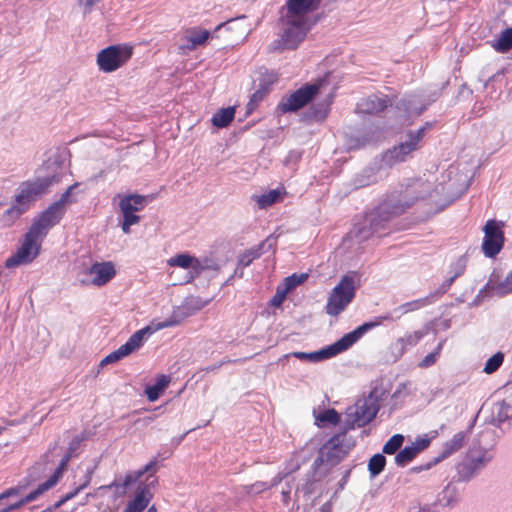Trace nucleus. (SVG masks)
Returning a JSON list of instances; mask_svg holds the SVG:
<instances>
[{
    "mask_svg": "<svg viewBox=\"0 0 512 512\" xmlns=\"http://www.w3.org/2000/svg\"><path fill=\"white\" fill-rule=\"evenodd\" d=\"M277 74L273 71H268L267 69L261 70L259 73V78L257 79L258 86L260 88H265L268 92L270 87L277 81Z\"/></svg>",
    "mask_w": 512,
    "mask_h": 512,
    "instance_id": "obj_49",
    "label": "nucleus"
},
{
    "mask_svg": "<svg viewBox=\"0 0 512 512\" xmlns=\"http://www.w3.org/2000/svg\"><path fill=\"white\" fill-rule=\"evenodd\" d=\"M268 482L258 481L252 485L246 486V492L248 494H259L265 490H268Z\"/></svg>",
    "mask_w": 512,
    "mask_h": 512,
    "instance_id": "obj_58",
    "label": "nucleus"
},
{
    "mask_svg": "<svg viewBox=\"0 0 512 512\" xmlns=\"http://www.w3.org/2000/svg\"><path fill=\"white\" fill-rule=\"evenodd\" d=\"M433 303H434L433 296H430L428 294L427 296H425L423 298H419V299L401 304L398 307H396L392 312L386 313L383 316L389 315L391 317L389 319H386V321L397 320L409 312H414V311L420 310L421 308L429 306ZM383 322H385V320Z\"/></svg>",
    "mask_w": 512,
    "mask_h": 512,
    "instance_id": "obj_22",
    "label": "nucleus"
},
{
    "mask_svg": "<svg viewBox=\"0 0 512 512\" xmlns=\"http://www.w3.org/2000/svg\"><path fill=\"white\" fill-rule=\"evenodd\" d=\"M386 391L383 387H374L367 396L358 399L346 409L342 422L344 431L362 428L369 424L380 409V402Z\"/></svg>",
    "mask_w": 512,
    "mask_h": 512,
    "instance_id": "obj_4",
    "label": "nucleus"
},
{
    "mask_svg": "<svg viewBox=\"0 0 512 512\" xmlns=\"http://www.w3.org/2000/svg\"><path fill=\"white\" fill-rule=\"evenodd\" d=\"M418 198L410 188L391 192L375 209L354 224L347 234L348 238L360 244L374 235H385L389 221L404 213Z\"/></svg>",
    "mask_w": 512,
    "mask_h": 512,
    "instance_id": "obj_1",
    "label": "nucleus"
},
{
    "mask_svg": "<svg viewBox=\"0 0 512 512\" xmlns=\"http://www.w3.org/2000/svg\"><path fill=\"white\" fill-rule=\"evenodd\" d=\"M147 204V198L138 194H130L120 200L119 207L122 214H136Z\"/></svg>",
    "mask_w": 512,
    "mask_h": 512,
    "instance_id": "obj_28",
    "label": "nucleus"
},
{
    "mask_svg": "<svg viewBox=\"0 0 512 512\" xmlns=\"http://www.w3.org/2000/svg\"><path fill=\"white\" fill-rule=\"evenodd\" d=\"M318 91V85L305 84L289 96L283 97L278 104V110L282 113L296 112L311 102Z\"/></svg>",
    "mask_w": 512,
    "mask_h": 512,
    "instance_id": "obj_13",
    "label": "nucleus"
},
{
    "mask_svg": "<svg viewBox=\"0 0 512 512\" xmlns=\"http://www.w3.org/2000/svg\"><path fill=\"white\" fill-rule=\"evenodd\" d=\"M378 181L376 168L366 167L353 178V186L356 189L369 186Z\"/></svg>",
    "mask_w": 512,
    "mask_h": 512,
    "instance_id": "obj_33",
    "label": "nucleus"
},
{
    "mask_svg": "<svg viewBox=\"0 0 512 512\" xmlns=\"http://www.w3.org/2000/svg\"><path fill=\"white\" fill-rule=\"evenodd\" d=\"M415 450L411 445L405 446L396 454L395 463L400 467L406 466L417 456Z\"/></svg>",
    "mask_w": 512,
    "mask_h": 512,
    "instance_id": "obj_44",
    "label": "nucleus"
},
{
    "mask_svg": "<svg viewBox=\"0 0 512 512\" xmlns=\"http://www.w3.org/2000/svg\"><path fill=\"white\" fill-rule=\"evenodd\" d=\"M504 243L503 232L495 220H488L484 226L482 249L485 256L495 257L502 249Z\"/></svg>",
    "mask_w": 512,
    "mask_h": 512,
    "instance_id": "obj_17",
    "label": "nucleus"
},
{
    "mask_svg": "<svg viewBox=\"0 0 512 512\" xmlns=\"http://www.w3.org/2000/svg\"><path fill=\"white\" fill-rule=\"evenodd\" d=\"M86 440V435L84 433H80L72 438V440L69 443L68 452L70 455L77 456L79 449L82 445V443Z\"/></svg>",
    "mask_w": 512,
    "mask_h": 512,
    "instance_id": "obj_54",
    "label": "nucleus"
},
{
    "mask_svg": "<svg viewBox=\"0 0 512 512\" xmlns=\"http://www.w3.org/2000/svg\"><path fill=\"white\" fill-rule=\"evenodd\" d=\"M59 173L53 172L46 176H38L32 181L22 182L16 191L14 203L3 215V222L11 225L25 213L39 197L47 193L50 186L60 182Z\"/></svg>",
    "mask_w": 512,
    "mask_h": 512,
    "instance_id": "obj_3",
    "label": "nucleus"
},
{
    "mask_svg": "<svg viewBox=\"0 0 512 512\" xmlns=\"http://www.w3.org/2000/svg\"><path fill=\"white\" fill-rule=\"evenodd\" d=\"M151 499V493L147 485L139 488L134 498L128 502L123 512H143Z\"/></svg>",
    "mask_w": 512,
    "mask_h": 512,
    "instance_id": "obj_30",
    "label": "nucleus"
},
{
    "mask_svg": "<svg viewBox=\"0 0 512 512\" xmlns=\"http://www.w3.org/2000/svg\"><path fill=\"white\" fill-rule=\"evenodd\" d=\"M391 100L384 94H373L368 97L362 98L356 106V112L361 115H376L384 111L389 105Z\"/></svg>",
    "mask_w": 512,
    "mask_h": 512,
    "instance_id": "obj_20",
    "label": "nucleus"
},
{
    "mask_svg": "<svg viewBox=\"0 0 512 512\" xmlns=\"http://www.w3.org/2000/svg\"><path fill=\"white\" fill-rule=\"evenodd\" d=\"M288 292L284 288H277L275 295L272 297L270 303L274 307H279L285 300Z\"/></svg>",
    "mask_w": 512,
    "mask_h": 512,
    "instance_id": "obj_59",
    "label": "nucleus"
},
{
    "mask_svg": "<svg viewBox=\"0 0 512 512\" xmlns=\"http://www.w3.org/2000/svg\"><path fill=\"white\" fill-rule=\"evenodd\" d=\"M391 318L388 316H377L373 320L364 322L354 330L343 335L339 340L331 345H328L320 350L313 352H291L283 355L279 361H284L289 357H295L299 360L308 361L311 363H318L326 359H330L353 346L359 339H361L368 331L375 327L380 326L384 320Z\"/></svg>",
    "mask_w": 512,
    "mask_h": 512,
    "instance_id": "obj_2",
    "label": "nucleus"
},
{
    "mask_svg": "<svg viewBox=\"0 0 512 512\" xmlns=\"http://www.w3.org/2000/svg\"><path fill=\"white\" fill-rule=\"evenodd\" d=\"M282 21L285 24L281 37L283 46L287 49H296L307 34V19L288 18L284 15Z\"/></svg>",
    "mask_w": 512,
    "mask_h": 512,
    "instance_id": "obj_15",
    "label": "nucleus"
},
{
    "mask_svg": "<svg viewBox=\"0 0 512 512\" xmlns=\"http://www.w3.org/2000/svg\"><path fill=\"white\" fill-rule=\"evenodd\" d=\"M269 241L270 239L268 238L258 246L252 247L240 254L238 257V266H241V268L248 267L255 259H258L264 253V248Z\"/></svg>",
    "mask_w": 512,
    "mask_h": 512,
    "instance_id": "obj_32",
    "label": "nucleus"
},
{
    "mask_svg": "<svg viewBox=\"0 0 512 512\" xmlns=\"http://www.w3.org/2000/svg\"><path fill=\"white\" fill-rule=\"evenodd\" d=\"M438 359V352H431L427 354L419 363V367L428 368L436 363Z\"/></svg>",
    "mask_w": 512,
    "mask_h": 512,
    "instance_id": "obj_61",
    "label": "nucleus"
},
{
    "mask_svg": "<svg viewBox=\"0 0 512 512\" xmlns=\"http://www.w3.org/2000/svg\"><path fill=\"white\" fill-rule=\"evenodd\" d=\"M355 295L356 286L354 278L344 275L329 294L325 306L326 313L333 317L338 316L353 301Z\"/></svg>",
    "mask_w": 512,
    "mask_h": 512,
    "instance_id": "obj_6",
    "label": "nucleus"
},
{
    "mask_svg": "<svg viewBox=\"0 0 512 512\" xmlns=\"http://www.w3.org/2000/svg\"><path fill=\"white\" fill-rule=\"evenodd\" d=\"M152 334V330L150 327H144L135 333H133L129 339L121 345L118 349L108 354L105 358H103L100 362V366H105L111 363H115L120 361L121 359L127 357L135 350L140 348L145 340V338Z\"/></svg>",
    "mask_w": 512,
    "mask_h": 512,
    "instance_id": "obj_14",
    "label": "nucleus"
},
{
    "mask_svg": "<svg viewBox=\"0 0 512 512\" xmlns=\"http://www.w3.org/2000/svg\"><path fill=\"white\" fill-rule=\"evenodd\" d=\"M421 145L417 136H413L407 132L404 140L400 141L398 145L388 149L383 154L382 160L387 166L406 162L413 157L415 151L421 148Z\"/></svg>",
    "mask_w": 512,
    "mask_h": 512,
    "instance_id": "obj_12",
    "label": "nucleus"
},
{
    "mask_svg": "<svg viewBox=\"0 0 512 512\" xmlns=\"http://www.w3.org/2000/svg\"><path fill=\"white\" fill-rule=\"evenodd\" d=\"M424 336L425 332L418 330L397 339L391 346L392 353L396 358L401 357L408 348L417 345Z\"/></svg>",
    "mask_w": 512,
    "mask_h": 512,
    "instance_id": "obj_26",
    "label": "nucleus"
},
{
    "mask_svg": "<svg viewBox=\"0 0 512 512\" xmlns=\"http://www.w3.org/2000/svg\"><path fill=\"white\" fill-rule=\"evenodd\" d=\"M286 478L287 473H284L283 471L278 472L277 475L268 483L269 489L279 485Z\"/></svg>",
    "mask_w": 512,
    "mask_h": 512,
    "instance_id": "obj_64",
    "label": "nucleus"
},
{
    "mask_svg": "<svg viewBox=\"0 0 512 512\" xmlns=\"http://www.w3.org/2000/svg\"><path fill=\"white\" fill-rule=\"evenodd\" d=\"M504 353L501 351L496 352L491 356L485 363L483 372L486 374H492L496 372L504 362Z\"/></svg>",
    "mask_w": 512,
    "mask_h": 512,
    "instance_id": "obj_45",
    "label": "nucleus"
},
{
    "mask_svg": "<svg viewBox=\"0 0 512 512\" xmlns=\"http://www.w3.org/2000/svg\"><path fill=\"white\" fill-rule=\"evenodd\" d=\"M266 93H267V91L265 90V88H260L258 86L256 91L250 97V100H249L248 106H247L248 111L254 110L258 106L259 102L262 101V99L264 98Z\"/></svg>",
    "mask_w": 512,
    "mask_h": 512,
    "instance_id": "obj_57",
    "label": "nucleus"
},
{
    "mask_svg": "<svg viewBox=\"0 0 512 512\" xmlns=\"http://www.w3.org/2000/svg\"><path fill=\"white\" fill-rule=\"evenodd\" d=\"M466 438L465 432L456 433L450 440L446 441L442 449L437 457L434 459V464L441 462L446 459L456 451H458L462 446Z\"/></svg>",
    "mask_w": 512,
    "mask_h": 512,
    "instance_id": "obj_29",
    "label": "nucleus"
},
{
    "mask_svg": "<svg viewBox=\"0 0 512 512\" xmlns=\"http://www.w3.org/2000/svg\"><path fill=\"white\" fill-rule=\"evenodd\" d=\"M458 489L449 483L438 495V502L443 507H453L458 502Z\"/></svg>",
    "mask_w": 512,
    "mask_h": 512,
    "instance_id": "obj_37",
    "label": "nucleus"
},
{
    "mask_svg": "<svg viewBox=\"0 0 512 512\" xmlns=\"http://www.w3.org/2000/svg\"><path fill=\"white\" fill-rule=\"evenodd\" d=\"M40 236L28 230L24 240L17 251L7 258L6 268H15L21 265L30 264L39 254L40 245L37 243Z\"/></svg>",
    "mask_w": 512,
    "mask_h": 512,
    "instance_id": "obj_11",
    "label": "nucleus"
},
{
    "mask_svg": "<svg viewBox=\"0 0 512 512\" xmlns=\"http://www.w3.org/2000/svg\"><path fill=\"white\" fill-rule=\"evenodd\" d=\"M317 8V0H288L286 14L288 18L307 19V13Z\"/></svg>",
    "mask_w": 512,
    "mask_h": 512,
    "instance_id": "obj_25",
    "label": "nucleus"
},
{
    "mask_svg": "<svg viewBox=\"0 0 512 512\" xmlns=\"http://www.w3.org/2000/svg\"><path fill=\"white\" fill-rule=\"evenodd\" d=\"M78 187V183H74L73 185L69 186L66 191L61 195V197L55 201V204H58V206L67 212V206L73 203H76L77 199L73 195L74 189Z\"/></svg>",
    "mask_w": 512,
    "mask_h": 512,
    "instance_id": "obj_46",
    "label": "nucleus"
},
{
    "mask_svg": "<svg viewBox=\"0 0 512 512\" xmlns=\"http://www.w3.org/2000/svg\"><path fill=\"white\" fill-rule=\"evenodd\" d=\"M87 273L92 277L93 285L102 286L115 276L116 271L112 262H95L87 269Z\"/></svg>",
    "mask_w": 512,
    "mask_h": 512,
    "instance_id": "obj_21",
    "label": "nucleus"
},
{
    "mask_svg": "<svg viewBox=\"0 0 512 512\" xmlns=\"http://www.w3.org/2000/svg\"><path fill=\"white\" fill-rule=\"evenodd\" d=\"M100 1L101 0H78L79 6L83 9L84 14L90 13L93 6Z\"/></svg>",
    "mask_w": 512,
    "mask_h": 512,
    "instance_id": "obj_63",
    "label": "nucleus"
},
{
    "mask_svg": "<svg viewBox=\"0 0 512 512\" xmlns=\"http://www.w3.org/2000/svg\"><path fill=\"white\" fill-rule=\"evenodd\" d=\"M455 280V278L449 276L435 291L429 294L433 296L434 303L449 290Z\"/></svg>",
    "mask_w": 512,
    "mask_h": 512,
    "instance_id": "obj_53",
    "label": "nucleus"
},
{
    "mask_svg": "<svg viewBox=\"0 0 512 512\" xmlns=\"http://www.w3.org/2000/svg\"><path fill=\"white\" fill-rule=\"evenodd\" d=\"M432 127H433L432 122H426L419 129L409 130L408 132L413 136H417L419 138V142L422 144L424 136L426 135L427 131L430 130Z\"/></svg>",
    "mask_w": 512,
    "mask_h": 512,
    "instance_id": "obj_60",
    "label": "nucleus"
},
{
    "mask_svg": "<svg viewBox=\"0 0 512 512\" xmlns=\"http://www.w3.org/2000/svg\"><path fill=\"white\" fill-rule=\"evenodd\" d=\"M512 292V271L506 276V278L497 283L491 284L488 282L477 294L474 302L478 303L481 298L485 295L494 296L497 295L499 297H503Z\"/></svg>",
    "mask_w": 512,
    "mask_h": 512,
    "instance_id": "obj_23",
    "label": "nucleus"
},
{
    "mask_svg": "<svg viewBox=\"0 0 512 512\" xmlns=\"http://www.w3.org/2000/svg\"><path fill=\"white\" fill-rule=\"evenodd\" d=\"M492 47L499 53H506L512 49V27L502 31L498 39L492 42Z\"/></svg>",
    "mask_w": 512,
    "mask_h": 512,
    "instance_id": "obj_39",
    "label": "nucleus"
},
{
    "mask_svg": "<svg viewBox=\"0 0 512 512\" xmlns=\"http://www.w3.org/2000/svg\"><path fill=\"white\" fill-rule=\"evenodd\" d=\"M321 477L320 469H314L313 463L311 469L299 480L295 494L302 493L305 498H309L315 492L316 485Z\"/></svg>",
    "mask_w": 512,
    "mask_h": 512,
    "instance_id": "obj_24",
    "label": "nucleus"
},
{
    "mask_svg": "<svg viewBox=\"0 0 512 512\" xmlns=\"http://www.w3.org/2000/svg\"><path fill=\"white\" fill-rule=\"evenodd\" d=\"M194 311L187 303L174 307L171 315L164 321L157 324V329H164L174 327L180 324L183 320L193 315Z\"/></svg>",
    "mask_w": 512,
    "mask_h": 512,
    "instance_id": "obj_27",
    "label": "nucleus"
},
{
    "mask_svg": "<svg viewBox=\"0 0 512 512\" xmlns=\"http://www.w3.org/2000/svg\"><path fill=\"white\" fill-rule=\"evenodd\" d=\"M492 453L484 447H471L456 466L459 481H469L492 460Z\"/></svg>",
    "mask_w": 512,
    "mask_h": 512,
    "instance_id": "obj_7",
    "label": "nucleus"
},
{
    "mask_svg": "<svg viewBox=\"0 0 512 512\" xmlns=\"http://www.w3.org/2000/svg\"><path fill=\"white\" fill-rule=\"evenodd\" d=\"M438 436L437 430H432L427 434H424L422 436H419L415 439V441L411 444V447L416 449V454L420 453L421 451L425 450L431 443L433 439H435Z\"/></svg>",
    "mask_w": 512,
    "mask_h": 512,
    "instance_id": "obj_43",
    "label": "nucleus"
},
{
    "mask_svg": "<svg viewBox=\"0 0 512 512\" xmlns=\"http://www.w3.org/2000/svg\"><path fill=\"white\" fill-rule=\"evenodd\" d=\"M301 464L298 460L296 459H291L290 461L287 462L285 468L282 470L284 473H287V477L296 472L299 468H300Z\"/></svg>",
    "mask_w": 512,
    "mask_h": 512,
    "instance_id": "obj_62",
    "label": "nucleus"
},
{
    "mask_svg": "<svg viewBox=\"0 0 512 512\" xmlns=\"http://www.w3.org/2000/svg\"><path fill=\"white\" fill-rule=\"evenodd\" d=\"M308 279L307 273H293L292 275L286 277L283 282V288L289 293L293 289H295L300 284L304 283Z\"/></svg>",
    "mask_w": 512,
    "mask_h": 512,
    "instance_id": "obj_48",
    "label": "nucleus"
},
{
    "mask_svg": "<svg viewBox=\"0 0 512 512\" xmlns=\"http://www.w3.org/2000/svg\"><path fill=\"white\" fill-rule=\"evenodd\" d=\"M78 187V183H74L73 185L69 186L66 191L61 195V197L55 201V204H58V206L67 212V206L73 203H76L77 199L73 195L74 189Z\"/></svg>",
    "mask_w": 512,
    "mask_h": 512,
    "instance_id": "obj_47",
    "label": "nucleus"
},
{
    "mask_svg": "<svg viewBox=\"0 0 512 512\" xmlns=\"http://www.w3.org/2000/svg\"><path fill=\"white\" fill-rule=\"evenodd\" d=\"M235 117V108L226 107L213 114L211 122L217 128L227 127Z\"/></svg>",
    "mask_w": 512,
    "mask_h": 512,
    "instance_id": "obj_35",
    "label": "nucleus"
},
{
    "mask_svg": "<svg viewBox=\"0 0 512 512\" xmlns=\"http://www.w3.org/2000/svg\"><path fill=\"white\" fill-rule=\"evenodd\" d=\"M210 36V32L208 30H198L193 31L188 36V41L190 42V49H194L197 46L203 44Z\"/></svg>",
    "mask_w": 512,
    "mask_h": 512,
    "instance_id": "obj_52",
    "label": "nucleus"
},
{
    "mask_svg": "<svg viewBox=\"0 0 512 512\" xmlns=\"http://www.w3.org/2000/svg\"><path fill=\"white\" fill-rule=\"evenodd\" d=\"M123 221L121 223V229L125 234L130 233V228L132 225L138 224L140 222V216L137 214H122Z\"/></svg>",
    "mask_w": 512,
    "mask_h": 512,
    "instance_id": "obj_55",
    "label": "nucleus"
},
{
    "mask_svg": "<svg viewBox=\"0 0 512 512\" xmlns=\"http://www.w3.org/2000/svg\"><path fill=\"white\" fill-rule=\"evenodd\" d=\"M280 198L281 191L279 189H272L267 193L252 196V199L256 202L259 209H267L277 203Z\"/></svg>",
    "mask_w": 512,
    "mask_h": 512,
    "instance_id": "obj_36",
    "label": "nucleus"
},
{
    "mask_svg": "<svg viewBox=\"0 0 512 512\" xmlns=\"http://www.w3.org/2000/svg\"><path fill=\"white\" fill-rule=\"evenodd\" d=\"M467 259L465 256L458 257L454 262H452L449 266V274L453 278L457 279L460 277L466 270Z\"/></svg>",
    "mask_w": 512,
    "mask_h": 512,
    "instance_id": "obj_51",
    "label": "nucleus"
},
{
    "mask_svg": "<svg viewBox=\"0 0 512 512\" xmlns=\"http://www.w3.org/2000/svg\"><path fill=\"white\" fill-rule=\"evenodd\" d=\"M219 269H220V265L214 259L209 258V257L197 258V263H195L193 275L196 278L204 270L217 271Z\"/></svg>",
    "mask_w": 512,
    "mask_h": 512,
    "instance_id": "obj_41",
    "label": "nucleus"
},
{
    "mask_svg": "<svg viewBox=\"0 0 512 512\" xmlns=\"http://www.w3.org/2000/svg\"><path fill=\"white\" fill-rule=\"evenodd\" d=\"M156 469L157 460L153 459L143 468L127 473L125 477L116 475L110 484L100 486L94 493H88L86 497L89 498L103 496L108 490L112 489H115L117 497L123 496L126 493L127 488L137 483L144 474L155 473Z\"/></svg>",
    "mask_w": 512,
    "mask_h": 512,
    "instance_id": "obj_9",
    "label": "nucleus"
},
{
    "mask_svg": "<svg viewBox=\"0 0 512 512\" xmlns=\"http://www.w3.org/2000/svg\"><path fill=\"white\" fill-rule=\"evenodd\" d=\"M439 93L434 91L426 93L418 91L405 94L397 103L396 109L406 120L419 117L433 102L437 100Z\"/></svg>",
    "mask_w": 512,
    "mask_h": 512,
    "instance_id": "obj_8",
    "label": "nucleus"
},
{
    "mask_svg": "<svg viewBox=\"0 0 512 512\" xmlns=\"http://www.w3.org/2000/svg\"><path fill=\"white\" fill-rule=\"evenodd\" d=\"M65 214L58 204L52 203L38 215L29 230L40 237H45L51 228L61 222Z\"/></svg>",
    "mask_w": 512,
    "mask_h": 512,
    "instance_id": "obj_16",
    "label": "nucleus"
},
{
    "mask_svg": "<svg viewBox=\"0 0 512 512\" xmlns=\"http://www.w3.org/2000/svg\"><path fill=\"white\" fill-rule=\"evenodd\" d=\"M132 47L125 44L111 45L97 55V65L105 73L113 72L124 65L132 56Z\"/></svg>",
    "mask_w": 512,
    "mask_h": 512,
    "instance_id": "obj_10",
    "label": "nucleus"
},
{
    "mask_svg": "<svg viewBox=\"0 0 512 512\" xmlns=\"http://www.w3.org/2000/svg\"><path fill=\"white\" fill-rule=\"evenodd\" d=\"M386 458L383 454L373 455L368 462V471L371 477L378 476L385 468Z\"/></svg>",
    "mask_w": 512,
    "mask_h": 512,
    "instance_id": "obj_42",
    "label": "nucleus"
},
{
    "mask_svg": "<svg viewBox=\"0 0 512 512\" xmlns=\"http://www.w3.org/2000/svg\"><path fill=\"white\" fill-rule=\"evenodd\" d=\"M340 421L341 417L339 413L333 408L324 410L316 416V422L320 427H324L327 423L335 425Z\"/></svg>",
    "mask_w": 512,
    "mask_h": 512,
    "instance_id": "obj_40",
    "label": "nucleus"
},
{
    "mask_svg": "<svg viewBox=\"0 0 512 512\" xmlns=\"http://www.w3.org/2000/svg\"><path fill=\"white\" fill-rule=\"evenodd\" d=\"M403 442L404 436L402 434H395L384 444L382 451L384 454H394L401 448Z\"/></svg>",
    "mask_w": 512,
    "mask_h": 512,
    "instance_id": "obj_50",
    "label": "nucleus"
},
{
    "mask_svg": "<svg viewBox=\"0 0 512 512\" xmlns=\"http://www.w3.org/2000/svg\"><path fill=\"white\" fill-rule=\"evenodd\" d=\"M168 265L171 267H180L183 269H188L189 277L187 282H190L195 279L193 275L195 263H197V257L191 256L187 253L177 254L174 257H171L167 261Z\"/></svg>",
    "mask_w": 512,
    "mask_h": 512,
    "instance_id": "obj_31",
    "label": "nucleus"
},
{
    "mask_svg": "<svg viewBox=\"0 0 512 512\" xmlns=\"http://www.w3.org/2000/svg\"><path fill=\"white\" fill-rule=\"evenodd\" d=\"M93 471L94 469L91 468V469H88L85 476H84V482L82 484H80L78 487H76L73 491L71 492H68L66 493L64 496H62L60 498V500H58L52 508H49V510H52V509H57L59 508L60 506H62L64 503H66L67 501L73 499L76 495H78L80 493V491H82L84 488H86L89 483L91 482V479H92V474H93Z\"/></svg>",
    "mask_w": 512,
    "mask_h": 512,
    "instance_id": "obj_38",
    "label": "nucleus"
},
{
    "mask_svg": "<svg viewBox=\"0 0 512 512\" xmlns=\"http://www.w3.org/2000/svg\"><path fill=\"white\" fill-rule=\"evenodd\" d=\"M346 438L345 431L332 436L320 449L318 457L313 461L314 469H321L322 466L330 469L338 464L353 446V443L346 442Z\"/></svg>",
    "mask_w": 512,
    "mask_h": 512,
    "instance_id": "obj_5",
    "label": "nucleus"
},
{
    "mask_svg": "<svg viewBox=\"0 0 512 512\" xmlns=\"http://www.w3.org/2000/svg\"><path fill=\"white\" fill-rule=\"evenodd\" d=\"M75 456L73 455H70V453L67 451L66 454L62 457L60 463H59V467L56 469V471L45 481L43 482L42 484H46L48 481H50L53 477H55V484L58 482L61 474H62V470L67 466L68 462L74 458Z\"/></svg>",
    "mask_w": 512,
    "mask_h": 512,
    "instance_id": "obj_56",
    "label": "nucleus"
},
{
    "mask_svg": "<svg viewBox=\"0 0 512 512\" xmlns=\"http://www.w3.org/2000/svg\"><path fill=\"white\" fill-rule=\"evenodd\" d=\"M504 393L507 394V399L496 401L492 404L490 409V416L486 419V422L501 428L502 425L512 419V396L511 390Z\"/></svg>",
    "mask_w": 512,
    "mask_h": 512,
    "instance_id": "obj_19",
    "label": "nucleus"
},
{
    "mask_svg": "<svg viewBox=\"0 0 512 512\" xmlns=\"http://www.w3.org/2000/svg\"><path fill=\"white\" fill-rule=\"evenodd\" d=\"M54 484H55V477H53L46 484L38 485V487L36 489H34L30 493H28L24 498L14 502V503L7 504L3 508H0V512H9L10 510L18 509L21 506L36 500L38 498V496H40L42 493H44L45 491L52 488L54 486ZM19 491H20V488H16V487H12V488L5 490L4 492H2L0 494V503L3 500L8 499L11 496L17 495L19 493Z\"/></svg>",
    "mask_w": 512,
    "mask_h": 512,
    "instance_id": "obj_18",
    "label": "nucleus"
},
{
    "mask_svg": "<svg viewBox=\"0 0 512 512\" xmlns=\"http://www.w3.org/2000/svg\"><path fill=\"white\" fill-rule=\"evenodd\" d=\"M169 383H170L169 376L164 375V374L160 375L156 379V382L153 385L147 386L145 389V393H146L148 400L151 402L156 401L160 397L162 392L166 389V387L169 385Z\"/></svg>",
    "mask_w": 512,
    "mask_h": 512,
    "instance_id": "obj_34",
    "label": "nucleus"
}]
</instances>
